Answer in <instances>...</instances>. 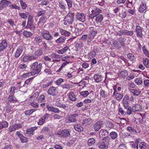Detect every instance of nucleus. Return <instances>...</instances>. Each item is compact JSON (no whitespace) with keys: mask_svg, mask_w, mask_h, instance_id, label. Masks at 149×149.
<instances>
[{"mask_svg":"<svg viewBox=\"0 0 149 149\" xmlns=\"http://www.w3.org/2000/svg\"><path fill=\"white\" fill-rule=\"evenodd\" d=\"M31 75L34 76L39 74L42 68V64L36 61L30 65Z\"/></svg>","mask_w":149,"mask_h":149,"instance_id":"nucleus-1","label":"nucleus"},{"mask_svg":"<svg viewBox=\"0 0 149 149\" xmlns=\"http://www.w3.org/2000/svg\"><path fill=\"white\" fill-rule=\"evenodd\" d=\"M74 13L69 11L65 17L64 19V21L67 22L69 24H72L74 21Z\"/></svg>","mask_w":149,"mask_h":149,"instance_id":"nucleus-2","label":"nucleus"},{"mask_svg":"<svg viewBox=\"0 0 149 149\" xmlns=\"http://www.w3.org/2000/svg\"><path fill=\"white\" fill-rule=\"evenodd\" d=\"M70 132L71 131L69 129L60 130L57 131V135L59 137L66 138L70 136Z\"/></svg>","mask_w":149,"mask_h":149,"instance_id":"nucleus-3","label":"nucleus"},{"mask_svg":"<svg viewBox=\"0 0 149 149\" xmlns=\"http://www.w3.org/2000/svg\"><path fill=\"white\" fill-rule=\"evenodd\" d=\"M42 37L47 41H50L53 40V38L52 34L47 30H44L41 32Z\"/></svg>","mask_w":149,"mask_h":149,"instance_id":"nucleus-4","label":"nucleus"},{"mask_svg":"<svg viewBox=\"0 0 149 149\" xmlns=\"http://www.w3.org/2000/svg\"><path fill=\"white\" fill-rule=\"evenodd\" d=\"M79 116L77 113H73L69 116L66 120V123H74L76 122Z\"/></svg>","mask_w":149,"mask_h":149,"instance_id":"nucleus-5","label":"nucleus"},{"mask_svg":"<svg viewBox=\"0 0 149 149\" xmlns=\"http://www.w3.org/2000/svg\"><path fill=\"white\" fill-rule=\"evenodd\" d=\"M84 25L81 23L77 24L75 27V33L76 35L79 36L82 33Z\"/></svg>","mask_w":149,"mask_h":149,"instance_id":"nucleus-6","label":"nucleus"},{"mask_svg":"<svg viewBox=\"0 0 149 149\" xmlns=\"http://www.w3.org/2000/svg\"><path fill=\"white\" fill-rule=\"evenodd\" d=\"M25 49V47L23 45H20L16 49L14 53V57L16 58L19 57L22 54Z\"/></svg>","mask_w":149,"mask_h":149,"instance_id":"nucleus-7","label":"nucleus"},{"mask_svg":"<svg viewBox=\"0 0 149 149\" xmlns=\"http://www.w3.org/2000/svg\"><path fill=\"white\" fill-rule=\"evenodd\" d=\"M47 93L48 94L53 96H56L58 93L57 88L54 86L50 87Z\"/></svg>","mask_w":149,"mask_h":149,"instance_id":"nucleus-8","label":"nucleus"},{"mask_svg":"<svg viewBox=\"0 0 149 149\" xmlns=\"http://www.w3.org/2000/svg\"><path fill=\"white\" fill-rule=\"evenodd\" d=\"M95 30V29H94V28L93 27H91L89 28L88 31L90 36V40H88V41H91L95 36L97 32Z\"/></svg>","mask_w":149,"mask_h":149,"instance_id":"nucleus-9","label":"nucleus"},{"mask_svg":"<svg viewBox=\"0 0 149 149\" xmlns=\"http://www.w3.org/2000/svg\"><path fill=\"white\" fill-rule=\"evenodd\" d=\"M11 3L10 1L7 0H2L0 1V10H2L3 8L8 6V4Z\"/></svg>","mask_w":149,"mask_h":149,"instance_id":"nucleus-10","label":"nucleus"},{"mask_svg":"<svg viewBox=\"0 0 149 149\" xmlns=\"http://www.w3.org/2000/svg\"><path fill=\"white\" fill-rule=\"evenodd\" d=\"M43 53V52L40 49H38L34 52L32 54L33 57H34L35 58L34 60L36 59L39 56H41Z\"/></svg>","mask_w":149,"mask_h":149,"instance_id":"nucleus-11","label":"nucleus"},{"mask_svg":"<svg viewBox=\"0 0 149 149\" xmlns=\"http://www.w3.org/2000/svg\"><path fill=\"white\" fill-rule=\"evenodd\" d=\"M85 14L83 13H78L76 15V18L79 21L84 22L86 19Z\"/></svg>","mask_w":149,"mask_h":149,"instance_id":"nucleus-12","label":"nucleus"},{"mask_svg":"<svg viewBox=\"0 0 149 149\" xmlns=\"http://www.w3.org/2000/svg\"><path fill=\"white\" fill-rule=\"evenodd\" d=\"M109 141L110 138L109 137L103 138V149L108 148V145Z\"/></svg>","mask_w":149,"mask_h":149,"instance_id":"nucleus-13","label":"nucleus"},{"mask_svg":"<svg viewBox=\"0 0 149 149\" xmlns=\"http://www.w3.org/2000/svg\"><path fill=\"white\" fill-rule=\"evenodd\" d=\"M55 105L56 106L63 108L65 109L67 108V107L65 104L61 103V100L59 99H58L56 100L55 102Z\"/></svg>","mask_w":149,"mask_h":149,"instance_id":"nucleus-14","label":"nucleus"},{"mask_svg":"<svg viewBox=\"0 0 149 149\" xmlns=\"http://www.w3.org/2000/svg\"><path fill=\"white\" fill-rule=\"evenodd\" d=\"M47 107L49 111L53 112L55 113H59L60 111V110L58 108L49 105H47Z\"/></svg>","mask_w":149,"mask_h":149,"instance_id":"nucleus-15","label":"nucleus"},{"mask_svg":"<svg viewBox=\"0 0 149 149\" xmlns=\"http://www.w3.org/2000/svg\"><path fill=\"white\" fill-rule=\"evenodd\" d=\"M7 44L6 40H3L0 43V52L6 49L7 47Z\"/></svg>","mask_w":149,"mask_h":149,"instance_id":"nucleus-16","label":"nucleus"},{"mask_svg":"<svg viewBox=\"0 0 149 149\" xmlns=\"http://www.w3.org/2000/svg\"><path fill=\"white\" fill-rule=\"evenodd\" d=\"M7 101L10 103H15L17 102L16 97L13 95H10L7 98Z\"/></svg>","mask_w":149,"mask_h":149,"instance_id":"nucleus-17","label":"nucleus"},{"mask_svg":"<svg viewBox=\"0 0 149 149\" xmlns=\"http://www.w3.org/2000/svg\"><path fill=\"white\" fill-rule=\"evenodd\" d=\"M47 19L46 17L45 16H43L41 17L39 19V20L38 23V25H43L46 22Z\"/></svg>","mask_w":149,"mask_h":149,"instance_id":"nucleus-18","label":"nucleus"},{"mask_svg":"<svg viewBox=\"0 0 149 149\" xmlns=\"http://www.w3.org/2000/svg\"><path fill=\"white\" fill-rule=\"evenodd\" d=\"M35 58L33 57L32 54L31 55H26L24 56L23 58L22 61L24 62H26L28 61H31L34 60Z\"/></svg>","mask_w":149,"mask_h":149,"instance_id":"nucleus-19","label":"nucleus"},{"mask_svg":"<svg viewBox=\"0 0 149 149\" xmlns=\"http://www.w3.org/2000/svg\"><path fill=\"white\" fill-rule=\"evenodd\" d=\"M135 30L137 36L142 37V31L141 27L139 26H136Z\"/></svg>","mask_w":149,"mask_h":149,"instance_id":"nucleus-20","label":"nucleus"},{"mask_svg":"<svg viewBox=\"0 0 149 149\" xmlns=\"http://www.w3.org/2000/svg\"><path fill=\"white\" fill-rule=\"evenodd\" d=\"M102 125V121H99L96 123L94 126V129L95 131L99 130Z\"/></svg>","mask_w":149,"mask_h":149,"instance_id":"nucleus-21","label":"nucleus"},{"mask_svg":"<svg viewBox=\"0 0 149 149\" xmlns=\"http://www.w3.org/2000/svg\"><path fill=\"white\" fill-rule=\"evenodd\" d=\"M26 28L27 29H29L31 30L34 31L36 27L33 24V22H27Z\"/></svg>","mask_w":149,"mask_h":149,"instance_id":"nucleus-22","label":"nucleus"},{"mask_svg":"<svg viewBox=\"0 0 149 149\" xmlns=\"http://www.w3.org/2000/svg\"><path fill=\"white\" fill-rule=\"evenodd\" d=\"M74 128L79 132H81L83 130V128L79 124H75L74 125Z\"/></svg>","mask_w":149,"mask_h":149,"instance_id":"nucleus-23","label":"nucleus"},{"mask_svg":"<svg viewBox=\"0 0 149 149\" xmlns=\"http://www.w3.org/2000/svg\"><path fill=\"white\" fill-rule=\"evenodd\" d=\"M59 31L61 33V34L65 36H69L70 34V33L69 31H67L65 30H63L62 29H60Z\"/></svg>","mask_w":149,"mask_h":149,"instance_id":"nucleus-24","label":"nucleus"},{"mask_svg":"<svg viewBox=\"0 0 149 149\" xmlns=\"http://www.w3.org/2000/svg\"><path fill=\"white\" fill-rule=\"evenodd\" d=\"M96 17V20L98 24L102 25V15L100 14L97 15Z\"/></svg>","mask_w":149,"mask_h":149,"instance_id":"nucleus-25","label":"nucleus"},{"mask_svg":"<svg viewBox=\"0 0 149 149\" xmlns=\"http://www.w3.org/2000/svg\"><path fill=\"white\" fill-rule=\"evenodd\" d=\"M8 125V123L6 121H2L0 122V130L3 128L7 127Z\"/></svg>","mask_w":149,"mask_h":149,"instance_id":"nucleus-26","label":"nucleus"},{"mask_svg":"<svg viewBox=\"0 0 149 149\" xmlns=\"http://www.w3.org/2000/svg\"><path fill=\"white\" fill-rule=\"evenodd\" d=\"M146 8V3H143L140 5L139 9V11L140 13L143 12Z\"/></svg>","mask_w":149,"mask_h":149,"instance_id":"nucleus-27","label":"nucleus"},{"mask_svg":"<svg viewBox=\"0 0 149 149\" xmlns=\"http://www.w3.org/2000/svg\"><path fill=\"white\" fill-rule=\"evenodd\" d=\"M66 39V38L65 37L61 36L56 40H55V42L57 43L63 42H65Z\"/></svg>","mask_w":149,"mask_h":149,"instance_id":"nucleus-28","label":"nucleus"},{"mask_svg":"<svg viewBox=\"0 0 149 149\" xmlns=\"http://www.w3.org/2000/svg\"><path fill=\"white\" fill-rule=\"evenodd\" d=\"M102 77L101 75L95 74L94 76V79L95 81L97 82H98L102 80Z\"/></svg>","mask_w":149,"mask_h":149,"instance_id":"nucleus-29","label":"nucleus"},{"mask_svg":"<svg viewBox=\"0 0 149 149\" xmlns=\"http://www.w3.org/2000/svg\"><path fill=\"white\" fill-rule=\"evenodd\" d=\"M113 95H115L116 98L118 100H121L123 96V94L117 93H116L115 91L114 92Z\"/></svg>","mask_w":149,"mask_h":149,"instance_id":"nucleus-30","label":"nucleus"},{"mask_svg":"<svg viewBox=\"0 0 149 149\" xmlns=\"http://www.w3.org/2000/svg\"><path fill=\"white\" fill-rule=\"evenodd\" d=\"M69 97L70 100L72 101H75L76 100L75 95L72 92H71L69 93Z\"/></svg>","mask_w":149,"mask_h":149,"instance_id":"nucleus-31","label":"nucleus"},{"mask_svg":"<svg viewBox=\"0 0 149 149\" xmlns=\"http://www.w3.org/2000/svg\"><path fill=\"white\" fill-rule=\"evenodd\" d=\"M29 14L28 12H26L25 13H20L19 15L22 18L26 19L27 18Z\"/></svg>","mask_w":149,"mask_h":149,"instance_id":"nucleus-32","label":"nucleus"},{"mask_svg":"<svg viewBox=\"0 0 149 149\" xmlns=\"http://www.w3.org/2000/svg\"><path fill=\"white\" fill-rule=\"evenodd\" d=\"M27 67V65L26 64H21L18 66V69L21 71H24Z\"/></svg>","mask_w":149,"mask_h":149,"instance_id":"nucleus-33","label":"nucleus"},{"mask_svg":"<svg viewBox=\"0 0 149 149\" xmlns=\"http://www.w3.org/2000/svg\"><path fill=\"white\" fill-rule=\"evenodd\" d=\"M23 34L26 38H28L32 36L33 34L30 31H24L23 32Z\"/></svg>","mask_w":149,"mask_h":149,"instance_id":"nucleus-34","label":"nucleus"},{"mask_svg":"<svg viewBox=\"0 0 149 149\" xmlns=\"http://www.w3.org/2000/svg\"><path fill=\"white\" fill-rule=\"evenodd\" d=\"M34 41L38 43L42 42V37L41 36H36L34 38Z\"/></svg>","mask_w":149,"mask_h":149,"instance_id":"nucleus-35","label":"nucleus"},{"mask_svg":"<svg viewBox=\"0 0 149 149\" xmlns=\"http://www.w3.org/2000/svg\"><path fill=\"white\" fill-rule=\"evenodd\" d=\"M127 130L128 131L131 133L136 134L137 133V132L134 129L132 128V127L130 126H128L127 127Z\"/></svg>","mask_w":149,"mask_h":149,"instance_id":"nucleus-36","label":"nucleus"},{"mask_svg":"<svg viewBox=\"0 0 149 149\" xmlns=\"http://www.w3.org/2000/svg\"><path fill=\"white\" fill-rule=\"evenodd\" d=\"M126 38L124 37H120L118 39V41L119 42L121 45L124 47V42L125 41Z\"/></svg>","mask_w":149,"mask_h":149,"instance_id":"nucleus-37","label":"nucleus"},{"mask_svg":"<svg viewBox=\"0 0 149 149\" xmlns=\"http://www.w3.org/2000/svg\"><path fill=\"white\" fill-rule=\"evenodd\" d=\"M36 110V109H31L30 110H27L25 111V113L26 115L29 116Z\"/></svg>","mask_w":149,"mask_h":149,"instance_id":"nucleus-38","label":"nucleus"},{"mask_svg":"<svg viewBox=\"0 0 149 149\" xmlns=\"http://www.w3.org/2000/svg\"><path fill=\"white\" fill-rule=\"evenodd\" d=\"M69 63V62H68L67 61H66L65 62L63 63L61 65V67L57 71V72H60L62 69L64 67H65L67 65V64H68Z\"/></svg>","mask_w":149,"mask_h":149,"instance_id":"nucleus-39","label":"nucleus"},{"mask_svg":"<svg viewBox=\"0 0 149 149\" xmlns=\"http://www.w3.org/2000/svg\"><path fill=\"white\" fill-rule=\"evenodd\" d=\"M96 54L95 51H92L90 52L88 55V59H91L92 58L95 57Z\"/></svg>","mask_w":149,"mask_h":149,"instance_id":"nucleus-40","label":"nucleus"},{"mask_svg":"<svg viewBox=\"0 0 149 149\" xmlns=\"http://www.w3.org/2000/svg\"><path fill=\"white\" fill-rule=\"evenodd\" d=\"M91 119L89 118L85 119L83 121L82 124L86 126L90 123Z\"/></svg>","mask_w":149,"mask_h":149,"instance_id":"nucleus-41","label":"nucleus"},{"mask_svg":"<svg viewBox=\"0 0 149 149\" xmlns=\"http://www.w3.org/2000/svg\"><path fill=\"white\" fill-rule=\"evenodd\" d=\"M143 63L144 65L147 68L149 67V60L147 58L143 59Z\"/></svg>","mask_w":149,"mask_h":149,"instance_id":"nucleus-42","label":"nucleus"},{"mask_svg":"<svg viewBox=\"0 0 149 149\" xmlns=\"http://www.w3.org/2000/svg\"><path fill=\"white\" fill-rule=\"evenodd\" d=\"M130 91L134 95H138L140 93V92L136 89H130Z\"/></svg>","mask_w":149,"mask_h":149,"instance_id":"nucleus-43","label":"nucleus"},{"mask_svg":"<svg viewBox=\"0 0 149 149\" xmlns=\"http://www.w3.org/2000/svg\"><path fill=\"white\" fill-rule=\"evenodd\" d=\"M139 147L140 149H146V144L143 142H141L139 143Z\"/></svg>","mask_w":149,"mask_h":149,"instance_id":"nucleus-44","label":"nucleus"},{"mask_svg":"<svg viewBox=\"0 0 149 149\" xmlns=\"http://www.w3.org/2000/svg\"><path fill=\"white\" fill-rule=\"evenodd\" d=\"M95 140L93 138H90L88 141V145L89 146H91L95 143Z\"/></svg>","mask_w":149,"mask_h":149,"instance_id":"nucleus-45","label":"nucleus"},{"mask_svg":"<svg viewBox=\"0 0 149 149\" xmlns=\"http://www.w3.org/2000/svg\"><path fill=\"white\" fill-rule=\"evenodd\" d=\"M109 135L111 138L113 139H116L117 136V133L115 132H111Z\"/></svg>","mask_w":149,"mask_h":149,"instance_id":"nucleus-46","label":"nucleus"},{"mask_svg":"<svg viewBox=\"0 0 149 149\" xmlns=\"http://www.w3.org/2000/svg\"><path fill=\"white\" fill-rule=\"evenodd\" d=\"M46 13V11L44 10H42L40 11L37 14V16L39 17L41 16L44 15Z\"/></svg>","mask_w":149,"mask_h":149,"instance_id":"nucleus-47","label":"nucleus"},{"mask_svg":"<svg viewBox=\"0 0 149 149\" xmlns=\"http://www.w3.org/2000/svg\"><path fill=\"white\" fill-rule=\"evenodd\" d=\"M45 100V96L42 95H40L38 98V101L39 103L44 102Z\"/></svg>","mask_w":149,"mask_h":149,"instance_id":"nucleus-48","label":"nucleus"},{"mask_svg":"<svg viewBox=\"0 0 149 149\" xmlns=\"http://www.w3.org/2000/svg\"><path fill=\"white\" fill-rule=\"evenodd\" d=\"M67 2L68 9L70 10L72 6V0H65Z\"/></svg>","mask_w":149,"mask_h":149,"instance_id":"nucleus-49","label":"nucleus"},{"mask_svg":"<svg viewBox=\"0 0 149 149\" xmlns=\"http://www.w3.org/2000/svg\"><path fill=\"white\" fill-rule=\"evenodd\" d=\"M34 77H33L26 79V80L25 81L24 84H30L31 83L32 80Z\"/></svg>","mask_w":149,"mask_h":149,"instance_id":"nucleus-50","label":"nucleus"},{"mask_svg":"<svg viewBox=\"0 0 149 149\" xmlns=\"http://www.w3.org/2000/svg\"><path fill=\"white\" fill-rule=\"evenodd\" d=\"M138 85H140L143 83L142 79L140 78H137L134 81Z\"/></svg>","mask_w":149,"mask_h":149,"instance_id":"nucleus-51","label":"nucleus"},{"mask_svg":"<svg viewBox=\"0 0 149 149\" xmlns=\"http://www.w3.org/2000/svg\"><path fill=\"white\" fill-rule=\"evenodd\" d=\"M20 2L22 8L24 9H26L27 6V4L22 0H20Z\"/></svg>","mask_w":149,"mask_h":149,"instance_id":"nucleus-52","label":"nucleus"},{"mask_svg":"<svg viewBox=\"0 0 149 149\" xmlns=\"http://www.w3.org/2000/svg\"><path fill=\"white\" fill-rule=\"evenodd\" d=\"M15 131L14 128L13 126V125H12L10 126L8 128V134H10L12 132Z\"/></svg>","mask_w":149,"mask_h":149,"instance_id":"nucleus-53","label":"nucleus"},{"mask_svg":"<svg viewBox=\"0 0 149 149\" xmlns=\"http://www.w3.org/2000/svg\"><path fill=\"white\" fill-rule=\"evenodd\" d=\"M22 143H26L28 142V139L27 138L22 135L20 138Z\"/></svg>","mask_w":149,"mask_h":149,"instance_id":"nucleus-54","label":"nucleus"},{"mask_svg":"<svg viewBox=\"0 0 149 149\" xmlns=\"http://www.w3.org/2000/svg\"><path fill=\"white\" fill-rule=\"evenodd\" d=\"M126 30L119 31L117 32V34L119 36L125 35Z\"/></svg>","mask_w":149,"mask_h":149,"instance_id":"nucleus-55","label":"nucleus"},{"mask_svg":"<svg viewBox=\"0 0 149 149\" xmlns=\"http://www.w3.org/2000/svg\"><path fill=\"white\" fill-rule=\"evenodd\" d=\"M113 46L116 48L118 49L119 48V43L116 40H114L113 42Z\"/></svg>","mask_w":149,"mask_h":149,"instance_id":"nucleus-56","label":"nucleus"},{"mask_svg":"<svg viewBox=\"0 0 149 149\" xmlns=\"http://www.w3.org/2000/svg\"><path fill=\"white\" fill-rule=\"evenodd\" d=\"M34 133V132L31 131L30 128H28L26 132V134L29 136H30L31 135H33Z\"/></svg>","mask_w":149,"mask_h":149,"instance_id":"nucleus-57","label":"nucleus"},{"mask_svg":"<svg viewBox=\"0 0 149 149\" xmlns=\"http://www.w3.org/2000/svg\"><path fill=\"white\" fill-rule=\"evenodd\" d=\"M10 8L12 9H19V7L18 6L15 4H10L8 6Z\"/></svg>","mask_w":149,"mask_h":149,"instance_id":"nucleus-58","label":"nucleus"},{"mask_svg":"<svg viewBox=\"0 0 149 149\" xmlns=\"http://www.w3.org/2000/svg\"><path fill=\"white\" fill-rule=\"evenodd\" d=\"M89 92L88 91H85L81 92L80 95L84 97H87L89 94Z\"/></svg>","mask_w":149,"mask_h":149,"instance_id":"nucleus-59","label":"nucleus"},{"mask_svg":"<svg viewBox=\"0 0 149 149\" xmlns=\"http://www.w3.org/2000/svg\"><path fill=\"white\" fill-rule=\"evenodd\" d=\"M134 32L133 31H128L126 30L125 35L127 36H132L134 34Z\"/></svg>","mask_w":149,"mask_h":149,"instance_id":"nucleus-60","label":"nucleus"},{"mask_svg":"<svg viewBox=\"0 0 149 149\" xmlns=\"http://www.w3.org/2000/svg\"><path fill=\"white\" fill-rule=\"evenodd\" d=\"M7 23L9 24L12 27H13L15 25L14 22L11 19H9L7 20Z\"/></svg>","mask_w":149,"mask_h":149,"instance_id":"nucleus-61","label":"nucleus"},{"mask_svg":"<svg viewBox=\"0 0 149 149\" xmlns=\"http://www.w3.org/2000/svg\"><path fill=\"white\" fill-rule=\"evenodd\" d=\"M127 56L128 58L130 59L131 61L134 60V56L133 54L131 53H128L127 54Z\"/></svg>","mask_w":149,"mask_h":149,"instance_id":"nucleus-62","label":"nucleus"},{"mask_svg":"<svg viewBox=\"0 0 149 149\" xmlns=\"http://www.w3.org/2000/svg\"><path fill=\"white\" fill-rule=\"evenodd\" d=\"M50 129L48 127H44L41 130V132L42 133H46V132L49 131Z\"/></svg>","mask_w":149,"mask_h":149,"instance_id":"nucleus-63","label":"nucleus"},{"mask_svg":"<svg viewBox=\"0 0 149 149\" xmlns=\"http://www.w3.org/2000/svg\"><path fill=\"white\" fill-rule=\"evenodd\" d=\"M64 81L63 79L60 78L56 81V83L57 85H60L61 83Z\"/></svg>","mask_w":149,"mask_h":149,"instance_id":"nucleus-64","label":"nucleus"}]
</instances>
